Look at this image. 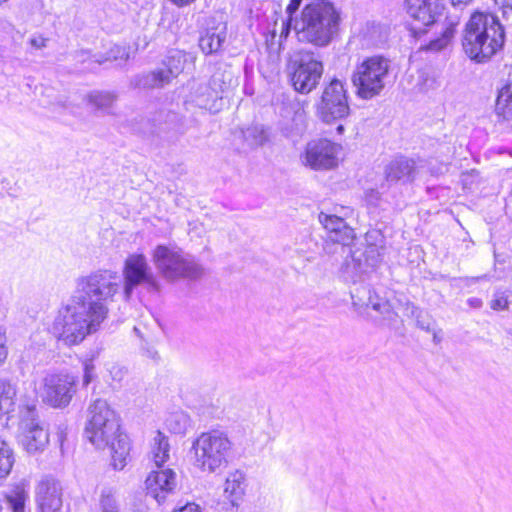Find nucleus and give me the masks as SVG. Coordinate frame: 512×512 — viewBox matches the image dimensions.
<instances>
[{
  "instance_id": "8",
  "label": "nucleus",
  "mask_w": 512,
  "mask_h": 512,
  "mask_svg": "<svg viewBox=\"0 0 512 512\" xmlns=\"http://www.w3.org/2000/svg\"><path fill=\"white\" fill-rule=\"evenodd\" d=\"M20 443L30 454L42 452L49 443L48 431L37 417L34 402L20 406Z\"/></svg>"
},
{
  "instance_id": "47",
  "label": "nucleus",
  "mask_w": 512,
  "mask_h": 512,
  "mask_svg": "<svg viewBox=\"0 0 512 512\" xmlns=\"http://www.w3.org/2000/svg\"><path fill=\"white\" fill-rule=\"evenodd\" d=\"M277 26H278V23H277V21H275V23H274V29H273V34H274V35L277 33Z\"/></svg>"
},
{
  "instance_id": "42",
  "label": "nucleus",
  "mask_w": 512,
  "mask_h": 512,
  "mask_svg": "<svg viewBox=\"0 0 512 512\" xmlns=\"http://www.w3.org/2000/svg\"><path fill=\"white\" fill-rule=\"evenodd\" d=\"M467 303L470 307L478 309L482 306V300L476 297L469 298Z\"/></svg>"
},
{
  "instance_id": "19",
  "label": "nucleus",
  "mask_w": 512,
  "mask_h": 512,
  "mask_svg": "<svg viewBox=\"0 0 512 512\" xmlns=\"http://www.w3.org/2000/svg\"><path fill=\"white\" fill-rule=\"evenodd\" d=\"M320 223L329 232L333 242L348 244L354 238V231L342 217L321 212L318 216Z\"/></svg>"
},
{
  "instance_id": "46",
  "label": "nucleus",
  "mask_w": 512,
  "mask_h": 512,
  "mask_svg": "<svg viewBox=\"0 0 512 512\" xmlns=\"http://www.w3.org/2000/svg\"><path fill=\"white\" fill-rule=\"evenodd\" d=\"M296 118L297 120L301 123V125H303V121H304V113H297L296 114Z\"/></svg>"
},
{
  "instance_id": "16",
  "label": "nucleus",
  "mask_w": 512,
  "mask_h": 512,
  "mask_svg": "<svg viewBox=\"0 0 512 512\" xmlns=\"http://www.w3.org/2000/svg\"><path fill=\"white\" fill-rule=\"evenodd\" d=\"M36 504L39 512H61L62 487L53 478H43L36 487Z\"/></svg>"
},
{
  "instance_id": "30",
  "label": "nucleus",
  "mask_w": 512,
  "mask_h": 512,
  "mask_svg": "<svg viewBox=\"0 0 512 512\" xmlns=\"http://www.w3.org/2000/svg\"><path fill=\"white\" fill-rule=\"evenodd\" d=\"M117 96L108 91H93L87 96L88 102L98 110L106 111L116 101Z\"/></svg>"
},
{
  "instance_id": "12",
  "label": "nucleus",
  "mask_w": 512,
  "mask_h": 512,
  "mask_svg": "<svg viewBox=\"0 0 512 512\" xmlns=\"http://www.w3.org/2000/svg\"><path fill=\"white\" fill-rule=\"evenodd\" d=\"M349 113L350 107L344 83L333 79L323 91L319 115L324 122L331 123L347 117Z\"/></svg>"
},
{
  "instance_id": "1",
  "label": "nucleus",
  "mask_w": 512,
  "mask_h": 512,
  "mask_svg": "<svg viewBox=\"0 0 512 512\" xmlns=\"http://www.w3.org/2000/svg\"><path fill=\"white\" fill-rule=\"evenodd\" d=\"M121 278L112 270H97L79 277L70 302L61 307L50 331L65 346L80 344L97 332L108 316V303L113 301Z\"/></svg>"
},
{
  "instance_id": "40",
  "label": "nucleus",
  "mask_w": 512,
  "mask_h": 512,
  "mask_svg": "<svg viewBox=\"0 0 512 512\" xmlns=\"http://www.w3.org/2000/svg\"><path fill=\"white\" fill-rule=\"evenodd\" d=\"M415 319H416V324L419 328H421L425 331H428V332L432 330L433 322L429 318H425L423 316V313L421 314L420 318H415Z\"/></svg>"
},
{
  "instance_id": "33",
  "label": "nucleus",
  "mask_w": 512,
  "mask_h": 512,
  "mask_svg": "<svg viewBox=\"0 0 512 512\" xmlns=\"http://www.w3.org/2000/svg\"><path fill=\"white\" fill-rule=\"evenodd\" d=\"M243 138L249 146L257 147L267 141V132L262 126L254 125L243 131Z\"/></svg>"
},
{
  "instance_id": "5",
  "label": "nucleus",
  "mask_w": 512,
  "mask_h": 512,
  "mask_svg": "<svg viewBox=\"0 0 512 512\" xmlns=\"http://www.w3.org/2000/svg\"><path fill=\"white\" fill-rule=\"evenodd\" d=\"M232 452L233 443L228 434L221 430L200 433L190 450L194 467L209 474L225 468Z\"/></svg>"
},
{
  "instance_id": "44",
  "label": "nucleus",
  "mask_w": 512,
  "mask_h": 512,
  "mask_svg": "<svg viewBox=\"0 0 512 512\" xmlns=\"http://www.w3.org/2000/svg\"><path fill=\"white\" fill-rule=\"evenodd\" d=\"M502 8H503V16L505 17L508 13V10L512 12V0H503Z\"/></svg>"
},
{
  "instance_id": "7",
  "label": "nucleus",
  "mask_w": 512,
  "mask_h": 512,
  "mask_svg": "<svg viewBox=\"0 0 512 512\" xmlns=\"http://www.w3.org/2000/svg\"><path fill=\"white\" fill-rule=\"evenodd\" d=\"M390 62L383 56L375 55L357 63L352 73L356 95L364 100L377 97L389 81Z\"/></svg>"
},
{
  "instance_id": "23",
  "label": "nucleus",
  "mask_w": 512,
  "mask_h": 512,
  "mask_svg": "<svg viewBox=\"0 0 512 512\" xmlns=\"http://www.w3.org/2000/svg\"><path fill=\"white\" fill-rule=\"evenodd\" d=\"M126 50L118 45H114L105 55L91 54L87 51H79L76 54L77 61L81 63L89 62V64H103L107 61H117L119 59H127Z\"/></svg>"
},
{
  "instance_id": "26",
  "label": "nucleus",
  "mask_w": 512,
  "mask_h": 512,
  "mask_svg": "<svg viewBox=\"0 0 512 512\" xmlns=\"http://www.w3.org/2000/svg\"><path fill=\"white\" fill-rule=\"evenodd\" d=\"M495 112L504 120L512 118V82L503 85L497 95Z\"/></svg>"
},
{
  "instance_id": "51",
  "label": "nucleus",
  "mask_w": 512,
  "mask_h": 512,
  "mask_svg": "<svg viewBox=\"0 0 512 512\" xmlns=\"http://www.w3.org/2000/svg\"><path fill=\"white\" fill-rule=\"evenodd\" d=\"M7 0H0V4L6 2Z\"/></svg>"
},
{
  "instance_id": "24",
  "label": "nucleus",
  "mask_w": 512,
  "mask_h": 512,
  "mask_svg": "<svg viewBox=\"0 0 512 512\" xmlns=\"http://www.w3.org/2000/svg\"><path fill=\"white\" fill-rule=\"evenodd\" d=\"M150 457L157 467H162L170 458V444L168 437L156 431L150 444Z\"/></svg>"
},
{
  "instance_id": "38",
  "label": "nucleus",
  "mask_w": 512,
  "mask_h": 512,
  "mask_svg": "<svg viewBox=\"0 0 512 512\" xmlns=\"http://www.w3.org/2000/svg\"><path fill=\"white\" fill-rule=\"evenodd\" d=\"M508 306V300L503 295H495V298L491 301V308L493 310H504Z\"/></svg>"
},
{
  "instance_id": "13",
  "label": "nucleus",
  "mask_w": 512,
  "mask_h": 512,
  "mask_svg": "<svg viewBox=\"0 0 512 512\" xmlns=\"http://www.w3.org/2000/svg\"><path fill=\"white\" fill-rule=\"evenodd\" d=\"M124 294L129 298L133 289L140 284H147L153 288L158 287L157 280L148 265L146 257L141 253H134L127 257L123 269Z\"/></svg>"
},
{
  "instance_id": "3",
  "label": "nucleus",
  "mask_w": 512,
  "mask_h": 512,
  "mask_svg": "<svg viewBox=\"0 0 512 512\" xmlns=\"http://www.w3.org/2000/svg\"><path fill=\"white\" fill-rule=\"evenodd\" d=\"M341 15V9L333 2L313 0L295 16L292 28L300 42L326 47L338 35Z\"/></svg>"
},
{
  "instance_id": "27",
  "label": "nucleus",
  "mask_w": 512,
  "mask_h": 512,
  "mask_svg": "<svg viewBox=\"0 0 512 512\" xmlns=\"http://www.w3.org/2000/svg\"><path fill=\"white\" fill-rule=\"evenodd\" d=\"M211 99L212 91L206 84L191 85L187 102L194 103L199 108L211 110Z\"/></svg>"
},
{
  "instance_id": "14",
  "label": "nucleus",
  "mask_w": 512,
  "mask_h": 512,
  "mask_svg": "<svg viewBox=\"0 0 512 512\" xmlns=\"http://www.w3.org/2000/svg\"><path fill=\"white\" fill-rule=\"evenodd\" d=\"M445 7V0H406V10L414 23L410 31L416 37L425 32V27L436 22Z\"/></svg>"
},
{
  "instance_id": "28",
  "label": "nucleus",
  "mask_w": 512,
  "mask_h": 512,
  "mask_svg": "<svg viewBox=\"0 0 512 512\" xmlns=\"http://www.w3.org/2000/svg\"><path fill=\"white\" fill-rule=\"evenodd\" d=\"M455 34V24L449 22L441 28V35L438 38L430 40L427 49L430 51H440L445 48L453 39Z\"/></svg>"
},
{
  "instance_id": "49",
  "label": "nucleus",
  "mask_w": 512,
  "mask_h": 512,
  "mask_svg": "<svg viewBox=\"0 0 512 512\" xmlns=\"http://www.w3.org/2000/svg\"><path fill=\"white\" fill-rule=\"evenodd\" d=\"M337 130H338L339 132H342V131L344 130V128H343V126H342V125H339V126H338V128H337Z\"/></svg>"
},
{
  "instance_id": "25",
  "label": "nucleus",
  "mask_w": 512,
  "mask_h": 512,
  "mask_svg": "<svg viewBox=\"0 0 512 512\" xmlns=\"http://www.w3.org/2000/svg\"><path fill=\"white\" fill-rule=\"evenodd\" d=\"M16 395V384L0 379V418L14 411Z\"/></svg>"
},
{
  "instance_id": "39",
  "label": "nucleus",
  "mask_w": 512,
  "mask_h": 512,
  "mask_svg": "<svg viewBox=\"0 0 512 512\" xmlns=\"http://www.w3.org/2000/svg\"><path fill=\"white\" fill-rule=\"evenodd\" d=\"M404 312L407 316L412 318H420L422 314V311L409 301L404 304Z\"/></svg>"
},
{
  "instance_id": "10",
  "label": "nucleus",
  "mask_w": 512,
  "mask_h": 512,
  "mask_svg": "<svg viewBox=\"0 0 512 512\" xmlns=\"http://www.w3.org/2000/svg\"><path fill=\"white\" fill-rule=\"evenodd\" d=\"M323 64L313 53L306 52L291 64V83L302 94L314 90L323 74Z\"/></svg>"
},
{
  "instance_id": "32",
  "label": "nucleus",
  "mask_w": 512,
  "mask_h": 512,
  "mask_svg": "<svg viewBox=\"0 0 512 512\" xmlns=\"http://www.w3.org/2000/svg\"><path fill=\"white\" fill-rule=\"evenodd\" d=\"M7 505L11 512H25L28 494L24 488L17 486L7 496Z\"/></svg>"
},
{
  "instance_id": "41",
  "label": "nucleus",
  "mask_w": 512,
  "mask_h": 512,
  "mask_svg": "<svg viewBox=\"0 0 512 512\" xmlns=\"http://www.w3.org/2000/svg\"><path fill=\"white\" fill-rule=\"evenodd\" d=\"M173 512H201L200 507L194 503H188L180 509L174 510Z\"/></svg>"
},
{
  "instance_id": "29",
  "label": "nucleus",
  "mask_w": 512,
  "mask_h": 512,
  "mask_svg": "<svg viewBox=\"0 0 512 512\" xmlns=\"http://www.w3.org/2000/svg\"><path fill=\"white\" fill-rule=\"evenodd\" d=\"M302 0H290V3L286 7L287 19H282L279 29V39L280 41L286 40L289 36L290 30L294 24V14L297 12L298 8L301 5Z\"/></svg>"
},
{
  "instance_id": "48",
  "label": "nucleus",
  "mask_w": 512,
  "mask_h": 512,
  "mask_svg": "<svg viewBox=\"0 0 512 512\" xmlns=\"http://www.w3.org/2000/svg\"><path fill=\"white\" fill-rule=\"evenodd\" d=\"M433 340H434V342H438L439 341L438 340V336H437V334L435 332L433 333Z\"/></svg>"
},
{
  "instance_id": "2",
  "label": "nucleus",
  "mask_w": 512,
  "mask_h": 512,
  "mask_svg": "<svg viewBox=\"0 0 512 512\" xmlns=\"http://www.w3.org/2000/svg\"><path fill=\"white\" fill-rule=\"evenodd\" d=\"M84 433L95 448L110 450L115 470L124 469L130 456V440L121 431L119 419L106 400L96 399L89 405Z\"/></svg>"
},
{
  "instance_id": "50",
  "label": "nucleus",
  "mask_w": 512,
  "mask_h": 512,
  "mask_svg": "<svg viewBox=\"0 0 512 512\" xmlns=\"http://www.w3.org/2000/svg\"><path fill=\"white\" fill-rule=\"evenodd\" d=\"M371 194H375V198H378V193L377 192H374V191H371Z\"/></svg>"
},
{
  "instance_id": "37",
  "label": "nucleus",
  "mask_w": 512,
  "mask_h": 512,
  "mask_svg": "<svg viewBox=\"0 0 512 512\" xmlns=\"http://www.w3.org/2000/svg\"><path fill=\"white\" fill-rule=\"evenodd\" d=\"M8 356L6 329L0 325V366L4 364Z\"/></svg>"
},
{
  "instance_id": "17",
  "label": "nucleus",
  "mask_w": 512,
  "mask_h": 512,
  "mask_svg": "<svg viewBox=\"0 0 512 512\" xmlns=\"http://www.w3.org/2000/svg\"><path fill=\"white\" fill-rule=\"evenodd\" d=\"M145 486L147 495L161 503L175 489L176 474L172 469L153 471L147 476Z\"/></svg>"
},
{
  "instance_id": "43",
  "label": "nucleus",
  "mask_w": 512,
  "mask_h": 512,
  "mask_svg": "<svg viewBox=\"0 0 512 512\" xmlns=\"http://www.w3.org/2000/svg\"><path fill=\"white\" fill-rule=\"evenodd\" d=\"M45 39L42 37L39 38H32L31 39V45L35 48H42L45 46Z\"/></svg>"
},
{
  "instance_id": "35",
  "label": "nucleus",
  "mask_w": 512,
  "mask_h": 512,
  "mask_svg": "<svg viewBox=\"0 0 512 512\" xmlns=\"http://www.w3.org/2000/svg\"><path fill=\"white\" fill-rule=\"evenodd\" d=\"M100 504L102 512H119L117 502L111 493H102Z\"/></svg>"
},
{
  "instance_id": "11",
  "label": "nucleus",
  "mask_w": 512,
  "mask_h": 512,
  "mask_svg": "<svg viewBox=\"0 0 512 512\" xmlns=\"http://www.w3.org/2000/svg\"><path fill=\"white\" fill-rule=\"evenodd\" d=\"M340 151L341 146L328 139H313L306 144L300 160L313 170L333 169L338 165Z\"/></svg>"
},
{
  "instance_id": "22",
  "label": "nucleus",
  "mask_w": 512,
  "mask_h": 512,
  "mask_svg": "<svg viewBox=\"0 0 512 512\" xmlns=\"http://www.w3.org/2000/svg\"><path fill=\"white\" fill-rule=\"evenodd\" d=\"M246 476L241 470L228 473L224 482V496L232 507H238L243 500L246 491Z\"/></svg>"
},
{
  "instance_id": "6",
  "label": "nucleus",
  "mask_w": 512,
  "mask_h": 512,
  "mask_svg": "<svg viewBox=\"0 0 512 512\" xmlns=\"http://www.w3.org/2000/svg\"><path fill=\"white\" fill-rule=\"evenodd\" d=\"M152 261L159 275L169 282L179 279H197L204 273L196 259L175 245H157Z\"/></svg>"
},
{
  "instance_id": "36",
  "label": "nucleus",
  "mask_w": 512,
  "mask_h": 512,
  "mask_svg": "<svg viewBox=\"0 0 512 512\" xmlns=\"http://www.w3.org/2000/svg\"><path fill=\"white\" fill-rule=\"evenodd\" d=\"M83 370H84L83 385L87 386V385L90 384V382L95 377V366H94V363H93V359H86V360H84V362H83Z\"/></svg>"
},
{
  "instance_id": "20",
  "label": "nucleus",
  "mask_w": 512,
  "mask_h": 512,
  "mask_svg": "<svg viewBox=\"0 0 512 512\" xmlns=\"http://www.w3.org/2000/svg\"><path fill=\"white\" fill-rule=\"evenodd\" d=\"M226 39V25L224 22L211 20L208 27L201 34L199 39V47L206 54L217 52Z\"/></svg>"
},
{
  "instance_id": "18",
  "label": "nucleus",
  "mask_w": 512,
  "mask_h": 512,
  "mask_svg": "<svg viewBox=\"0 0 512 512\" xmlns=\"http://www.w3.org/2000/svg\"><path fill=\"white\" fill-rule=\"evenodd\" d=\"M353 305L358 308L371 307L374 311L383 316L385 320L393 321L396 314L390 303L381 298L376 292L363 288L352 294Z\"/></svg>"
},
{
  "instance_id": "21",
  "label": "nucleus",
  "mask_w": 512,
  "mask_h": 512,
  "mask_svg": "<svg viewBox=\"0 0 512 512\" xmlns=\"http://www.w3.org/2000/svg\"><path fill=\"white\" fill-rule=\"evenodd\" d=\"M386 180L391 183H408L415 176V162L405 157L392 160L385 168Z\"/></svg>"
},
{
  "instance_id": "45",
  "label": "nucleus",
  "mask_w": 512,
  "mask_h": 512,
  "mask_svg": "<svg viewBox=\"0 0 512 512\" xmlns=\"http://www.w3.org/2000/svg\"><path fill=\"white\" fill-rule=\"evenodd\" d=\"M471 0H451V3L453 6H456V5H466L470 2Z\"/></svg>"
},
{
  "instance_id": "4",
  "label": "nucleus",
  "mask_w": 512,
  "mask_h": 512,
  "mask_svg": "<svg viewBox=\"0 0 512 512\" xmlns=\"http://www.w3.org/2000/svg\"><path fill=\"white\" fill-rule=\"evenodd\" d=\"M505 31L490 12L475 11L465 25L462 46L465 54L478 63L488 61L504 46Z\"/></svg>"
},
{
  "instance_id": "15",
  "label": "nucleus",
  "mask_w": 512,
  "mask_h": 512,
  "mask_svg": "<svg viewBox=\"0 0 512 512\" xmlns=\"http://www.w3.org/2000/svg\"><path fill=\"white\" fill-rule=\"evenodd\" d=\"M185 56L180 51L172 52L161 68L142 75L137 85L142 88H161L169 84L184 69Z\"/></svg>"
},
{
  "instance_id": "9",
  "label": "nucleus",
  "mask_w": 512,
  "mask_h": 512,
  "mask_svg": "<svg viewBox=\"0 0 512 512\" xmlns=\"http://www.w3.org/2000/svg\"><path fill=\"white\" fill-rule=\"evenodd\" d=\"M75 376L65 373H48L40 383L39 394L43 401L55 408L66 407L76 392Z\"/></svg>"
},
{
  "instance_id": "31",
  "label": "nucleus",
  "mask_w": 512,
  "mask_h": 512,
  "mask_svg": "<svg viewBox=\"0 0 512 512\" xmlns=\"http://www.w3.org/2000/svg\"><path fill=\"white\" fill-rule=\"evenodd\" d=\"M14 463V453L7 442L0 438V479L11 472Z\"/></svg>"
},
{
  "instance_id": "34",
  "label": "nucleus",
  "mask_w": 512,
  "mask_h": 512,
  "mask_svg": "<svg viewBox=\"0 0 512 512\" xmlns=\"http://www.w3.org/2000/svg\"><path fill=\"white\" fill-rule=\"evenodd\" d=\"M165 424L172 433L183 434L189 426V418L183 412H175L166 419Z\"/></svg>"
}]
</instances>
